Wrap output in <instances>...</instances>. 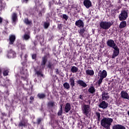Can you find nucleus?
Listing matches in <instances>:
<instances>
[{
	"instance_id": "obj_8",
	"label": "nucleus",
	"mask_w": 129,
	"mask_h": 129,
	"mask_svg": "<svg viewBox=\"0 0 129 129\" xmlns=\"http://www.w3.org/2000/svg\"><path fill=\"white\" fill-rule=\"evenodd\" d=\"M47 61L48 57H47L46 55H45L41 58V66H42V67L45 68V66H46V64Z\"/></svg>"
},
{
	"instance_id": "obj_63",
	"label": "nucleus",
	"mask_w": 129,
	"mask_h": 129,
	"mask_svg": "<svg viewBox=\"0 0 129 129\" xmlns=\"http://www.w3.org/2000/svg\"><path fill=\"white\" fill-rule=\"evenodd\" d=\"M3 122H4V123L6 122V121L4 120V121H3Z\"/></svg>"
},
{
	"instance_id": "obj_59",
	"label": "nucleus",
	"mask_w": 129,
	"mask_h": 129,
	"mask_svg": "<svg viewBox=\"0 0 129 129\" xmlns=\"http://www.w3.org/2000/svg\"><path fill=\"white\" fill-rule=\"evenodd\" d=\"M6 25H8V24H9V21L7 20H5Z\"/></svg>"
},
{
	"instance_id": "obj_20",
	"label": "nucleus",
	"mask_w": 129,
	"mask_h": 129,
	"mask_svg": "<svg viewBox=\"0 0 129 129\" xmlns=\"http://www.w3.org/2000/svg\"><path fill=\"white\" fill-rule=\"evenodd\" d=\"M88 92L91 93V94H94L95 92H96V90H95V88L93 86H91L90 88L88 90Z\"/></svg>"
},
{
	"instance_id": "obj_5",
	"label": "nucleus",
	"mask_w": 129,
	"mask_h": 129,
	"mask_svg": "<svg viewBox=\"0 0 129 129\" xmlns=\"http://www.w3.org/2000/svg\"><path fill=\"white\" fill-rule=\"evenodd\" d=\"M113 49H114V50L112 55V59H114L115 57H117V55H119V48L117 45L115 47H113Z\"/></svg>"
},
{
	"instance_id": "obj_16",
	"label": "nucleus",
	"mask_w": 129,
	"mask_h": 129,
	"mask_svg": "<svg viewBox=\"0 0 129 129\" xmlns=\"http://www.w3.org/2000/svg\"><path fill=\"white\" fill-rule=\"evenodd\" d=\"M77 83L78 85H80L82 87H87V84L85 83L83 80H79L77 81Z\"/></svg>"
},
{
	"instance_id": "obj_4",
	"label": "nucleus",
	"mask_w": 129,
	"mask_h": 129,
	"mask_svg": "<svg viewBox=\"0 0 129 129\" xmlns=\"http://www.w3.org/2000/svg\"><path fill=\"white\" fill-rule=\"evenodd\" d=\"M90 108V106L89 105L85 104L83 106L82 110L83 113L85 114L86 116H88V114H89V109Z\"/></svg>"
},
{
	"instance_id": "obj_45",
	"label": "nucleus",
	"mask_w": 129,
	"mask_h": 129,
	"mask_svg": "<svg viewBox=\"0 0 129 129\" xmlns=\"http://www.w3.org/2000/svg\"><path fill=\"white\" fill-rule=\"evenodd\" d=\"M108 93H106L105 91H103L102 93V96H103V97H104V95H108Z\"/></svg>"
},
{
	"instance_id": "obj_43",
	"label": "nucleus",
	"mask_w": 129,
	"mask_h": 129,
	"mask_svg": "<svg viewBox=\"0 0 129 129\" xmlns=\"http://www.w3.org/2000/svg\"><path fill=\"white\" fill-rule=\"evenodd\" d=\"M21 50H26V45L21 44Z\"/></svg>"
},
{
	"instance_id": "obj_19",
	"label": "nucleus",
	"mask_w": 129,
	"mask_h": 129,
	"mask_svg": "<svg viewBox=\"0 0 129 129\" xmlns=\"http://www.w3.org/2000/svg\"><path fill=\"white\" fill-rule=\"evenodd\" d=\"M70 110H71V105H70V103H67L64 108V111L66 113H68Z\"/></svg>"
},
{
	"instance_id": "obj_22",
	"label": "nucleus",
	"mask_w": 129,
	"mask_h": 129,
	"mask_svg": "<svg viewBox=\"0 0 129 129\" xmlns=\"http://www.w3.org/2000/svg\"><path fill=\"white\" fill-rule=\"evenodd\" d=\"M85 31L86 30L83 28H81L79 30H78V33L83 38H84V33H85Z\"/></svg>"
},
{
	"instance_id": "obj_41",
	"label": "nucleus",
	"mask_w": 129,
	"mask_h": 129,
	"mask_svg": "<svg viewBox=\"0 0 129 129\" xmlns=\"http://www.w3.org/2000/svg\"><path fill=\"white\" fill-rule=\"evenodd\" d=\"M62 19H63L66 21H67V20H68V16H67L66 14H63L62 15Z\"/></svg>"
},
{
	"instance_id": "obj_35",
	"label": "nucleus",
	"mask_w": 129,
	"mask_h": 129,
	"mask_svg": "<svg viewBox=\"0 0 129 129\" xmlns=\"http://www.w3.org/2000/svg\"><path fill=\"white\" fill-rule=\"evenodd\" d=\"M17 14L15 13H13L12 15V20L13 22H16L17 21Z\"/></svg>"
},
{
	"instance_id": "obj_62",
	"label": "nucleus",
	"mask_w": 129,
	"mask_h": 129,
	"mask_svg": "<svg viewBox=\"0 0 129 129\" xmlns=\"http://www.w3.org/2000/svg\"><path fill=\"white\" fill-rule=\"evenodd\" d=\"M88 129H92V127L90 126V127H88Z\"/></svg>"
},
{
	"instance_id": "obj_61",
	"label": "nucleus",
	"mask_w": 129,
	"mask_h": 129,
	"mask_svg": "<svg viewBox=\"0 0 129 129\" xmlns=\"http://www.w3.org/2000/svg\"><path fill=\"white\" fill-rule=\"evenodd\" d=\"M40 76H41V77H44V75H43V74H40Z\"/></svg>"
},
{
	"instance_id": "obj_1",
	"label": "nucleus",
	"mask_w": 129,
	"mask_h": 129,
	"mask_svg": "<svg viewBox=\"0 0 129 129\" xmlns=\"http://www.w3.org/2000/svg\"><path fill=\"white\" fill-rule=\"evenodd\" d=\"M113 121V119L111 118L104 117L101 120V125L106 129H110L111 123Z\"/></svg>"
},
{
	"instance_id": "obj_24",
	"label": "nucleus",
	"mask_w": 129,
	"mask_h": 129,
	"mask_svg": "<svg viewBox=\"0 0 129 129\" xmlns=\"http://www.w3.org/2000/svg\"><path fill=\"white\" fill-rule=\"evenodd\" d=\"M126 27V21H123L121 22L119 25L120 29H123Z\"/></svg>"
},
{
	"instance_id": "obj_50",
	"label": "nucleus",
	"mask_w": 129,
	"mask_h": 129,
	"mask_svg": "<svg viewBox=\"0 0 129 129\" xmlns=\"http://www.w3.org/2000/svg\"><path fill=\"white\" fill-rule=\"evenodd\" d=\"M48 6H49V8H51L52 7V2H49Z\"/></svg>"
},
{
	"instance_id": "obj_52",
	"label": "nucleus",
	"mask_w": 129,
	"mask_h": 129,
	"mask_svg": "<svg viewBox=\"0 0 129 129\" xmlns=\"http://www.w3.org/2000/svg\"><path fill=\"white\" fill-rule=\"evenodd\" d=\"M79 98H80V99H81L82 100H83V97H82V95H80L79 97Z\"/></svg>"
},
{
	"instance_id": "obj_31",
	"label": "nucleus",
	"mask_w": 129,
	"mask_h": 129,
	"mask_svg": "<svg viewBox=\"0 0 129 129\" xmlns=\"http://www.w3.org/2000/svg\"><path fill=\"white\" fill-rule=\"evenodd\" d=\"M26 125H27L26 124V122H24L23 121H21L19 123V124H18V126H19V127H23V126H24L25 127V126H26Z\"/></svg>"
},
{
	"instance_id": "obj_48",
	"label": "nucleus",
	"mask_w": 129,
	"mask_h": 129,
	"mask_svg": "<svg viewBox=\"0 0 129 129\" xmlns=\"http://www.w3.org/2000/svg\"><path fill=\"white\" fill-rule=\"evenodd\" d=\"M3 18L0 17V25H2L3 24Z\"/></svg>"
},
{
	"instance_id": "obj_10",
	"label": "nucleus",
	"mask_w": 129,
	"mask_h": 129,
	"mask_svg": "<svg viewBox=\"0 0 129 129\" xmlns=\"http://www.w3.org/2000/svg\"><path fill=\"white\" fill-rule=\"evenodd\" d=\"M83 4L86 9H89L91 7H92V3L90 0H84Z\"/></svg>"
},
{
	"instance_id": "obj_13",
	"label": "nucleus",
	"mask_w": 129,
	"mask_h": 129,
	"mask_svg": "<svg viewBox=\"0 0 129 129\" xmlns=\"http://www.w3.org/2000/svg\"><path fill=\"white\" fill-rule=\"evenodd\" d=\"M16 41V36L15 35H11L9 37V45H14Z\"/></svg>"
},
{
	"instance_id": "obj_27",
	"label": "nucleus",
	"mask_w": 129,
	"mask_h": 129,
	"mask_svg": "<svg viewBox=\"0 0 129 129\" xmlns=\"http://www.w3.org/2000/svg\"><path fill=\"white\" fill-rule=\"evenodd\" d=\"M37 97H38L39 99H44V98H46V94L44 93H38L37 94Z\"/></svg>"
},
{
	"instance_id": "obj_34",
	"label": "nucleus",
	"mask_w": 129,
	"mask_h": 129,
	"mask_svg": "<svg viewBox=\"0 0 129 129\" xmlns=\"http://www.w3.org/2000/svg\"><path fill=\"white\" fill-rule=\"evenodd\" d=\"M50 26L49 22H44L43 24V27L44 29H48Z\"/></svg>"
},
{
	"instance_id": "obj_28",
	"label": "nucleus",
	"mask_w": 129,
	"mask_h": 129,
	"mask_svg": "<svg viewBox=\"0 0 129 129\" xmlns=\"http://www.w3.org/2000/svg\"><path fill=\"white\" fill-rule=\"evenodd\" d=\"M71 70L72 73H76L77 72H78V68L75 66H73Z\"/></svg>"
},
{
	"instance_id": "obj_46",
	"label": "nucleus",
	"mask_w": 129,
	"mask_h": 129,
	"mask_svg": "<svg viewBox=\"0 0 129 129\" xmlns=\"http://www.w3.org/2000/svg\"><path fill=\"white\" fill-rule=\"evenodd\" d=\"M57 27L59 30H62V24H58Z\"/></svg>"
},
{
	"instance_id": "obj_57",
	"label": "nucleus",
	"mask_w": 129,
	"mask_h": 129,
	"mask_svg": "<svg viewBox=\"0 0 129 129\" xmlns=\"http://www.w3.org/2000/svg\"><path fill=\"white\" fill-rule=\"evenodd\" d=\"M55 73L56 74H59V71L58 70V69H57L56 71H55Z\"/></svg>"
},
{
	"instance_id": "obj_60",
	"label": "nucleus",
	"mask_w": 129,
	"mask_h": 129,
	"mask_svg": "<svg viewBox=\"0 0 129 129\" xmlns=\"http://www.w3.org/2000/svg\"><path fill=\"white\" fill-rule=\"evenodd\" d=\"M25 58H28V54H25L24 56Z\"/></svg>"
},
{
	"instance_id": "obj_26",
	"label": "nucleus",
	"mask_w": 129,
	"mask_h": 129,
	"mask_svg": "<svg viewBox=\"0 0 129 129\" xmlns=\"http://www.w3.org/2000/svg\"><path fill=\"white\" fill-rule=\"evenodd\" d=\"M60 107L57 113V115L58 116L62 115V114H63V104H60Z\"/></svg>"
},
{
	"instance_id": "obj_32",
	"label": "nucleus",
	"mask_w": 129,
	"mask_h": 129,
	"mask_svg": "<svg viewBox=\"0 0 129 129\" xmlns=\"http://www.w3.org/2000/svg\"><path fill=\"white\" fill-rule=\"evenodd\" d=\"M24 22L25 24H26V25H30V24L32 23V21L29 20V19H28V18H25V19L24 20Z\"/></svg>"
},
{
	"instance_id": "obj_55",
	"label": "nucleus",
	"mask_w": 129,
	"mask_h": 129,
	"mask_svg": "<svg viewBox=\"0 0 129 129\" xmlns=\"http://www.w3.org/2000/svg\"><path fill=\"white\" fill-rule=\"evenodd\" d=\"M33 44H34V46H37V41H34L33 42Z\"/></svg>"
},
{
	"instance_id": "obj_25",
	"label": "nucleus",
	"mask_w": 129,
	"mask_h": 129,
	"mask_svg": "<svg viewBox=\"0 0 129 129\" xmlns=\"http://www.w3.org/2000/svg\"><path fill=\"white\" fill-rule=\"evenodd\" d=\"M70 82L71 86L73 88L75 86V81L74 78L72 77L70 79Z\"/></svg>"
},
{
	"instance_id": "obj_42",
	"label": "nucleus",
	"mask_w": 129,
	"mask_h": 129,
	"mask_svg": "<svg viewBox=\"0 0 129 129\" xmlns=\"http://www.w3.org/2000/svg\"><path fill=\"white\" fill-rule=\"evenodd\" d=\"M102 80H103V79L100 78V79L98 81V85H100L101 84V83H102Z\"/></svg>"
},
{
	"instance_id": "obj_17",
	"label": "nucleus",
	"mask_w": 129,
	"mask_h": 129,
	"mask_svg": "<svg viewBox=\"0 0 129 129\" xmlns=\"http://www.w3.org/2000/svg\"><path fill=\"white\" fill-rule=\"evenodd\" d=\"M53 107H55V101H51L47 103V108L52 109Z\"/></svg>"
},
{
	"instance_id": "obj_29",
	"label": "nucleus",
	"mask_w": 129,
	"mask_h": 129,
	"mask_svg": "<svg viewBox=\"0 0 129 129\" xmlns=\"http://www.w3.org/2000/svg\"><path fill=\"white\" fill-rule=\"evenodd\" d=\"M63 86L65 89H67V90H69L70 89V85L69 83L66 82L63 84Z\"/></svg>"
},
{
	"instance_id": "obj_47",
	"label": "nucleus",
	"mask_w": 129,
	"mask_h": 129,
	"mask_svg": "<svg viewBox=\"0 0 129 129\" xmlns=\"http://www.w3.org/2000/svg\"><path fill=\"white\" fill-rule=\"evenodd\" d=\"M29 2V0H22V4L25 3V4H28Z\"/></svg>"
},
{
	"instance_id": "obj_33",
	"label": "nucleus",
	"mask_w": 129,
	"mask_h": 129,
	"mask_svg": "<svg viewBox=\"0 0 129 129\" xmlns=\"http://www.w3.org/2000/svg\"><path fill=\"white\" fill-rule=\"evenodd\" d=\"M23 38L24 40H25L26 41H28V40L30 39V35L27 34H25L23 36Z\"/></svg>"
},
{
	"instance_id": "obj_7",
	"label": "nucleus",
	"mask_w": 129,
	"mask_h": 129,
	"mask_svg": "<svg viewBox=\"0 0 129 129\" xmlns=\"http://www.w3.org/2000/svg\"><path fill=\"white\" fill-rule=\"evenodd\" d=\"M98 76L100 78L104 79V78H106V76H107V72L104 70L102 71H100L98 73Z\"/></svg>"
},
{
	"instance_id": "obj_6",
	"label": "nucleus",
	"mask_w": 129,
	"mask_h": 129,
	"mask_svg": "<svg viewBox=\"0 0 129 129\" xmlns=\"http://www.w3.org/2000/svg\"><path fill=\"white\" fill-rule=\"evenodd\" d=\"M107 45L108 47H110V48H114L115 47H116V44H115V42H114V40L112 39H109L107 40L106 42Z\"/></svg>"
},
{
	"instance_id": "obj_21",
	"label": "nucleus",
	"mask_w": 129,
	"mask_h": 129,
	"mask_svg": "<svg viewBox=\"0 0 129 129\" xmlns=\"http://www.w3.org/2000/svg\"><path fill=\"white\" fill-rule=\"evenodd\" d=\"M86 73L87 75H90V76H93L94 75V71L93 70H87L86 71Z\"/></svg>"
},
{
	"instance_id": "obj_23",
	"label": "nucleus",
	"mask_w": 129,
	"mask_h": 129,
	"mask_svg": "<svg viewBox=\"0 0 129 129\" xmlns=\"http://www.w3.org/2000/svg\"><path fill=\"white\" fill-rule=\"evenodd\" d=\"M47 68H49V69H51V70H52V69H54L55 68V63H53L51 61H48Z\"/></svg>"
},
{
	"instance_id": "obj_54",
	"label": "nucleus",
	"mask_w": 129,
	"mask_h": 129,
	"mask_svg": "<svg viewBox=\"0 0 129 129\" xmlns=\"http://www.w3.org/2000/svg\"><path fill=\"white\" fill-rule=\"evenodd\" d=\"M38 15H39L40 17H42L43 14H42V12L40 11Z\"/></svg>"
},
{
	"instance_id": "obj_30",
	"label": "nucleus",
	"mask_w": 129,
	"mask_h": 129,
	"mask_svg": "<svg viewBox=\"0 0 129 129\" xmlns=\"http://www.w3.org/2000/svg\"><path fill=\"white\" fill-rule=\"evenodd\" d=\"M117 11V10H115V9L111 10V15L112 17H115V16H116Z\"/></svg>"
},
{
	"instance_id": "obj_9",
	"label": "nucleus",
	"mask_w": 129,
	"mask_h": 129,
	"mask_svg": "<svg viewBox=\"0 0 129 129\" xmlns=\"http://www.w3.org/2000/svg\"><path fill=\"white\" fill-rule=\"evenodd\" d=\"M75 25L78 28H84V22L81 19L77 20L75 23Z\"/></svg>"
},
{
	"instance_id": "obj_49",
	"label": "nucleus",
	"mask_w": 129,
	"mask_h": 129,
	"mask_svg": "<svg viewBox=\"0 0 129 129\" xmlns=\"http://www.w3.org/2000/svg\"><path fill=\"white\" fill-rule=\"evenodd\" d=\"M3 74V72L2 71V69H1V67H0V78H2V75Z\"/></svg>"
},
{
	"instance_id": "obj_2",
	"label": "nucleus",
	"mask_w": 129,
	"mask_h": 129,
	"mask_svg": "<svg viewBox=\"0 0 129 129\" xmlns=\"http://www.w3.org/2000/svg\"><path fill=\"white\" fill-rule=\"evenodd\" d=\"M112 26V23L110 22L101 21L100 23V27L104 30H108Z\"/></svg>"
},
{
	"instance_id": "obj_3",
	"label": "nucleus",
	"mask_w": 129,
	"mask_h": 129,
	"mask_svg": "<svg viewBox=\"0 0 129 129\" xmlns=\"http://www.w3.org/2000/svg\"><path fill=\"white\" fill-rule=\"evenodd\" d=\"M128 17V14L126 10H122L121 13L119 15V21H125Z\"/></svg>"
},
{
	"instance_id": "obj_15",
	"label": "nucleus",
	"mask_w": 129,
	"mask_h": 129,
	"mask_svg": "<svg viewBox=\"0 0 129 129\" xmlns=\"http://www.w3.org/2000/svg\"><path fill=\"white\" fill-rule=\"evenodd\" d=\"M8 56L9 58H14L16 56V52L13 49H10L8 51Z\"/></svg>"
},
{
	"instance_id": "obj_36",
	"label": "nucleus",
	"mask_w": 129,
	"mask_h": 129,
	"mask_svg": "<svg viewBox=\"0 0 129 129\" xmlns=\"http://www.w3.org/2000/svg\"><path fill=\"white\" fill-rule=\"evenodd\" d=\"M42 120H44V119L42 118H38L37 119L36 123L37 124H40L41 122H42Z\"/></svg>"
},
{
	"instance_id": "obj_51",
	"label": "nucleus",
	"mask_w": 129,
	"mask_h": 129,
	"mask_svg": "<svg viewBox=\"0 0 129 129\" xmlns=\"http://www.w3.org/2000/svg\"><path fill=\"white\" fill-rule=\"evenodd\" d=\"M1 114H2V116H7V114H6V113H5V112H2L1 113Z\"/></svg>"
},
{
	"instance_id": "obj_58",
	"label": "nucleus",
	"mask_w": 129,
	"mask_h": 129,
	"mask_svg": "<svg viewBox=\"0 0 129 129\" xmlns=\"http://www.w3.org/2000/svg\"><path fill=\"white\" fill-rule=\"evenodd\" d=\"M92 34H94V33H95V29H92Z\"/></svg>"
},
{
	"instance_id": "obj_38",
	"label": "nucleus",
	"mask_w": 129,
	"mask_h": 129,
	"mask_svg": "<svg viewBox=\"0 0 129 129\" xmlns=\"http://www.w3.org/2000/svg\"><path fill=\"white\" fill-rule=\"evenodd\" d=\"M96 115L98 117V121H100V113H99V112H96Z\"/></svg>"
},
{
	"instance_id": "obj_39",
	"label": "nucleus",
	"mask_w": 129,
	"mask_h": 129,
	"mask_svg": "<svg viewBox=\"0 0 129 129\" xmlns=\"http://www.w3.org/2000/svg\"><path fill=\"white\" fill-rule=\"evenodd\" d=\"M109 98V95H104V97H103V96H102V100H108Z\"/></svg>"
},
{
	"instance_id": "obj_53",
	"label": "nucleus",
	"mask_w": 129,
	"mask_h": 129,
	"mask_svg": "<svg viewBox=\"0 0 129 129\" xmlns=\"http://www.w3.org/2000/svg\"><path fill=\"white\" fill-rule=\"evenodd\" d=\"M120 9H121V7H120V6H119L117 7V9L115 10H117V11H118V10H120Z\"/></svg>"
},
{
	"instance_id": "obj_64",
	"label": "nucleus",
	"mask_w": 129,
	"mask_h": 129,
	"mask_svg": "<svg viewBox=\"0 0 129 129\" xmlns=\"http://www.w3.org/2000/svg\"><path fill=\"white\" fill-rule=\"evenodd\" d=\"M62 38H63V37H61L60 38V39H62Z\"/></svg>"
},
{
	"instance_id": "obj_14",
	"label": "nucleus",
	"mask_w": 129,
	"mask_h": 129,
	"mask_svg": "<svg viewBox=\"0 0 129 129\" xmlns=\"http://www.w3.org/2000/svg\"><path fill=\"white\" fill-rule=\"evenodd\" d=\"M20 73L21 75H23V76H21V78L24 81H26V80L27 79V74L25 73V71L24 70V68L22 67L20 69Z\"/></svg>"
},
{
	"instance_id": "obj_12",
	"label": "nucleus",
	"mask_w": 129,
	"mask_h": 129,
	"mask_svg": "<svg viewBox=\"0 0 129 129\" xmlns=\"http://www.w3.org/2000/svg\"><path fill=\"white\" fill-rule=\"evenodd\" d=\"M120 95L121 98H124V99H127L129 100V95L128 94L126 93V92L122 91L120 93Z\"/></svg>"
},
{
	"instance_id": "obj_11",
	"label": "nucleus",
	"mask_w": 129,
	"mask_h": 129,
	"mask_svg": "<svg viewBox=\"0 0 129 129\" xmlns=\"http://www.w3.org/2000/svg\"><path fill=\"white\" fill-rule=\"evenodd\" d=\"M98 106L100 108L105 109L106 108H107L108 103L105 102V101H103L98 105Z\"/></svg>"
},
{
	"instance_id": "obj_18",
	"label": "nucleus",
	"mask_w": 129,
	"mask_h": 129,
	"mask_svg": "<svg viewBox=\"0 0 129 129\" xmlns=\"http://www.w3.org/2000/svg\"><path fill=\"white\" fill-rule=\"evenodd\" d=\"M112 129H125V126L119 124H115L112 126Z\"/></svg>"
},
{
	"instance_id": "obj_40",
	"label": "nucleus",
	"mask_w": 129,
	"mask_h": 129,
	"mask_svg": "<svg viewBox=\"0 0 129 129\" xmlns=\"http://www.w3.org/2000/svg\"><path fill=\"white\" fill-rule=\"evenodd\" d=\"M31 57L33 60H35V61H36V59H37V54L36 53L32 54L31 55Z\"/></svg>"
},
{
	"instance_id": "obj_44",
	"label": "nucleus",
	"mask_w": 129,
	"mask_h": 129,
	"mask_svg": "<svg viewBox=\"0 0 129 129\" xmlns=\"http://www.w3.org/2000/svg\"><path fill=\"white\" fill-rule=\"evenodd\" d=\"M41 74H42V72L40 71H36V74H37L38 77H39V76L41 75Z\"/></svg>"
},
{
	"instance_id": "obj_37",
	"label": "nucleus",
	"mask_w": 129,
	"mask_h": 129,
	"mask_svg": "<svg viewBox=\"0 0 129 129\" xmlns=\"http://www.w3.org/2000/svg\"><path fill=\"white\" fill-rule=\"evenodd\" d=\"M9 70H6L3 72V76H8L9 75Z\"/></svg>"
},
{
	"instance_id": "obj_56",
	"label": "nucleus",
	"mask_w": 129,
	"mask_h": 129,
	"mask_svg": "<svg viewBox=\"0 0 129 129\" xmlns=\"http://www.w3.org/2000/svg\"><path fill=\"white\" fill-rule=\"evenodd\" d=\"M30 100H34V97L31 96L30 98Z\"/></svg>"
}]
</instances>
